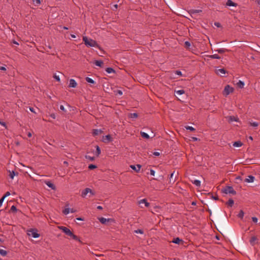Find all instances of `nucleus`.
<instances>
[{
  "mask_svg": "<svg viewBox=\"0 0 260 260\" xmlns=\"http://www.w3.org/2000/svg\"><path fill=\"white\" fill-rule=\"evenodd\" d=\"M27 136L29 138H30L32 136V134L30 132H28L27 133Z\"/></svg>",
  "mask_w": 260,
  "mask_h": 260,
  "instance_id": "nucleus-60",
  "label": "nucleus"
},
{
  "mask_svg": "<svg viewBox=\"0 0 260 260\" xmlns=\"http://www.w3.org/2000/svg\"><path fill=\"white\" fill-rule=\"evenodd\" d=\"M130 167L136 172H139L141 168V166L140 165H137L136 166L131 165Z\"/></svg>",
  "mask_w": 260,
  "mask_h": 260,
  "instance_id": "nucleus-13",
  "label": "nucleus"
},
{
  "mask_svg": "<svg viewBox=\"0 0 260 260\" xmlns=\"http://www.w3.org/2000/svg\"><path fill=\"white\" fill-rule=\"evenodd\" d=\"M191 12V13L192 14H197V13H199L200 12H202V10H191L190 11Z\"/></svg>",
  "mask_w": 260,
  "mask_h": 260,
  "instance_id": "nucleus-35",
  "label": "nucleus"
},
{
  "mask_svg": "<svg viewBox=\"0 0 260 260\" xmlns=\"http://www.w3.org/2000/svg\"><path fill=\"white\" fill-rule=\"evenodd\" d=\"M27 232V235L28 236H31L35 238L40 237V234L38 233V230L36 229H30L28 230Z\"/></svg>",
  "mask_w": 260,
  "mask_h": 260,
  "instance_id": "nucleus-4",
  "label": "nucleus"
},
{
  "mask_svg": "<svg viewBox=\"0 0 260 260\" xmlns=\"http://www.w3.org/2000/svg\"><path fill=\"white\" fill-rule=\"evenodd\" d=\"M94 63L99 67H103L104 63L103 61L102 60H95Z\"/></svg>",
  "mask_w": 260,
  "mask_h": 260,
  "instance_id": "nucleus-21",
  "label": "nucleus"
},
{
  "mask_svg": "<svg viewBox=\"0 0 260 260\" xmlns=\"http://www.w3.org/2000/svg\"><path fill=\"white\" fill-rule=\"evenodd\" d=\"M153 154L155 156H159L160 155V153L158 152H153Z\"/></svg>",
  "mask_w": 260,
  "mask_h": 260,
  "instance_id": "nucleus-58",
  "label": "nucleus"
},
{
  "mask_svg": "<svg viewBox=\"0 0 260 260\" xmlns=\"http://www.w3.org/2000/svg\"><path fill=\"white\" fill-rule=\"evenodd\" d=\"M8 171L9 173V176L11 179H13L14 177L15 176H16V175L18 176L19 174V173L17 172H15L14 171Z\"/></svg>",
  "mask_w": 260,
  "mask_h": 260,
  "instance_id": "nucleus-12",
  "label": "nucleus"
},
{
  "mask_svg": "<svg viewBox=\"0 0 260 260\" xmlns=\"http://www.w3.org/2000/svg\"><path fill=\"white\" fill-rule=\"evenodd\" d=\"M83 41L87 47H98L96 42L92 39H88L87 37H83Z\"/></svg>",
  "mask_w": 260,
  "mask_h": 260,
  "instance_id": "nucleus-2",
  "label": "nucleus"
},
{
  "mask_svg": "<svg viewBox=\"0 0 260 260\" xmlns=\"http://www.w3.org/2000/svg\"><path fill=\"white\" fill-rule=\"evenodd\" d=\"M226 5L228 6L236 7L237 6V4L233 2L232 0H228Z\"/></svg>",
  "mask_w": 260,
  "mask_h": 260,
  "instance_id": "nucleus-18",
  "label": "nucleus"
},
{
  "mask_svg": "<svg viewBox=\"0 0 260 260\" xmlns=\"http://www.w3.org/2000/svg\"><path fill=\"white\" fill-rule=\"evenodd\" d=\"M99 221L102 223V224H106L108 222H109V221L110 220H113L111 218H108V219H106L104 217H100L99 218Z\"/></svg>",
  "mask_w": 260,
  "mask_h": 260,
  "instance_id": "nucleus-11",
  "label": "nucleus"
},
{
  "mask_svg": "<svg viewBox=\"0 0 260 260\" xmlns=\"http://www.w3.org/2000/svg\"><path fill=\"white\" fill-rule=\"evenodd\" d=\"M254 177L252 175H249L248 176L247 178L245 179V182L247 183H251L253 182L254 180Z\"/></svg>",
  "mask_w": 260,
  "mask_h": 260,
  "instance_id": "nucleus-14",
  "label": "nucleus"
},
{
  "mask_svg": "<svg viewBox=\"0 0 260 260\" xmlns=\"http://www.w3.org/2000/svg\"><path fill=\"white\" fill-rule=\"evenodd\" d=\"M4 202V198H2L1 199H0V207L2 206V204H3V203Z\"/></svg>",
  "mask_w": 260,
  "mask_h": 260,
  "instance_id": "nucleus-56",
  "label": "nucleus"
},
{
  "mask_svg": "<svg viewBox=\"0 0 260 260\" xmlns=\"http://www.w3.org/2000/svg\"><path fill=\"white\" fill-rule=\"evenodd\" d=\"M106 71L108 74H110V73H115V70L113 68H107L106 69Z\"/></svg>",
  "mask_w": 260,
  "mask_h": 260,
  "instance_id": "nucleus-30",
  "label": "nucleus"
},
{
  "mask_svg": "<svg viewBox=\"0 0 260 260\" xmlns=\"http://www.w3.org/2000/svg\"><path fill=\"white\" fill-rule=\"evenodd\" d=\"M185 128L186 129L189 130V131H192V132H194L196 131V129L194 127H193L192 126H185Z\"/></svg>",
  "mask_w": 260,
  "mask_h": 260,
  "instance_id": "nucleus-34",
  "label": "nucleus"
},
{
  "mask_svg": "<svg viewBox=\"0 0 260 260\" xmlns=\"http://www.w3.org/2000/svg\"><path fill=\"white\" fill-rule=\"evenodd\" d=\"M103 133V131L101 129H94L92 131V135L96 136Z\"/></svg>",
  "mask_w": 260,
  "mask_h": 260,
  "instance_id": "nucleus-16",
  "label": "nucleus"
},
{
  "mask_svg": "<svg viewBox=\"0 0 260 260\" xmlns=\"http://www.w3.org/2000/svg\"><path fill=\"white\" fill-rule=\"evenodd\" d=\"M140 135L142 138H145L146 139H148L149 138V136L145 132H141Z\"/></svg>",
  "mask_w": 260,
  "mask_h": 260,
  "instance_id": "nucleus-23",
  "label": "nucleus"
},
{
  "mask_svg": "<svg viewBox=\"0 0 260 260\" xmlns=\"http://www.w3.org/2000/svg\"><path fill=\"white\" fill-rule=\"evenodd\" d=\"M233 91L234 88L231 87L229 85H227L225 86L223 93L224 95L227 96L230 93H232Z\"/></svg>",
  "mask_w": 260,
  "mask_h": 260,
  "instance_id": "nucleus-5",
  "label": "nucleus"
},
{
  "mask_svg": "<svg viewBox=\"0 0 260 260\" xmlns=\"http://www.w3.org/2000/svg\"><path fill=\"white\" fill-rule=\"evenodd\" d=\"M174 175H175V172L172 173L170 175V181H169V183L170 184H173L176 181V178L177 175H175V177H174Z\"/></svg>",
  "mask_w": 260,
  "mask_h": 260,
  "instance_id": "nucleus-10",
  "label": "nucleus"
},
{
  "mask_svg": "<svg viewBox=\"0 0 260 260\" xmlns=\"http://www.w3.org/2000/svg\"><path fill=\"white\" fill-rule=\"evenodd\" d=\"M60 109L63 111H65V108L64 107V106L63 105H60Z\"/></svg>",
  "mask_w": 260,
  "mask_h": 260,
  "instance_id": "nucleus-55",
  "label": "nucleus"
},
{
  "mask_svg": "<svg viewBox=\"0 0 260 260\" xmlns=\"http://www.w3.org/2000/svg\"><path fill=\"white\" fill-rule=\"evenodd\" d=\"M0 70L6 71L7 70L5 67H1L0 66Z\"/></svg>",
  "mask_w": 260,
  "mask_h": 260,
  "instance_id": "nucleus-53",
  "label": "nucleus"
},
{
  "mask_svg": "<svg viewBox=\"0 0 260 260\" xmlns=\"http://www.w3.org/2000/svg\"><path fill=\"white\" fill-rule=\"evenodd\" d=\"M185 91L184 90H179L176 91V93L179 95L184 93Z\"/></svg>",
  "mask_w": 260,
  "mask_h": 260,
  "instance_id": "nucleus-46",
  "label": "nucleus"
},
{
  "mask_svg": "<svg viewBox=\"0 0 260 260\" xmlns=\"http://www.w3.org/2000/svg\"><path fill=\"white\" fill-rule=\"evenodd\" d=\"M175 74L179 76H182V72L180 71L176 70L175 71Z\"/></svg>",
  "mask_w": 260,
  "mask_h": 260,
  "instance_id": "nucleus-47",
  "label": "nucleus"
},
{
  "mask_svg": "<svg viewBox=\"0 0 260 260\" xmlns=\"http://www.w3.org/2000/svg\"><path fill=\"white\" fill-rule=\"evenodd\" d=\"M10 192L7 191V192L5 193V195L2 197V198H4V199H5V198L6 197H8V196H10Z\"/></svg>",
  "mask_w": 260,
  "mask_h": 260,
  "instance_id": "nucleus-49",
  "label": "nucleus"
},
{
  "mask_svg": "<svg viewBox=\"0 0 260 260\" xmlns=\"http://www.w3.org/2000/svg\"><path fill=\"white\" fill-rule=\"evenodd\" d=\"M90 193L91 196H93L94 194V192L89 188H86L82 191L81 196L83 198H85L86 196Z\"/></svg>",
  "mask_w": 260,
  "mask_h": 260,
  "instance_id": "nucleus-6",
  "label": "nucleus"
},
{
  "mask_svg": "<svg viewBox=\"0 0 260 260\" xmlns=\"http://www.w3.org/2000/svg\"><path fill=\"white\" fill-rule=\"evenodd\" d=\"M227 73V71L224 69H219L216 70V73L221 76H223V75H225Z\"/></svg>",
  "mask_w": 260,
  "mask_h": 260,
  "instance_id": "nucleus-8",
  "label": "nucleus"
},
{
  "mask_svg": "<svg viewBox=\"0 0 260 260\" xmlns=\"http://www.w3.org/2000/svg\"><path fill=\"white\" fill-rule=\"evenodd\" d=\"M150 174L152 176H154L155 175V171L152 170V169H151L150 171Z\"/></svg>",
  "mask_w": 260,
  "mask_h": 260,
  "instance_id": "nucleus-50",
  "label": "nucleus"
},
{
  "mask_svg": "<svg viewBox=\"0 0 260 260\" xmlns=\"http://www.w3.org/2000/svg\"><path fill=\"white\" fill-rule=\"evenodd\" d=\"M242 143L239 141H236V142H235L233 144V146L234 147H241L242 145Z\"/></svg>",
  "mask_w": 260,
  "mask_h": 260,
  "instance_id": "nucleus-25",
  "label": "nucleus"
},
{
  "mask_svg": "<svg viewBox=\"0 0 260 260\" xmlns=\"http://www.w3.org/2000/svg\"><path fill=\"white\" fill-rule=\"evenodd\" d=\"M70 212V208H66L64 210H63V213L65 214V215H67Z\"/></svg>",
  "mask_w": 260,
  "mask_h": 260,
  "instance_id": "nucleus-41",
  "label": "nucleus"
},
{
  "mask_svg": "<svg viewBox=\"0 0 260 260\" xmlns=\"http://www.w3.org/2000/svg\"><path fill=\"white\" fill-rule=\"evenodd\" d=\"M185 47L186 48H189L190 46V43L188 41H186L184 43Z\"/></svg>",
  "mask_w": 260,
  "mask_h": 260,
  "instance_id": "nucleus-45",
  "label": "nucleus"
},
{
  "mask_svg": "<svg viewBox=\"0 0 260 260\" xmlns=\"http://www.w3.org/2000/svg\"><path fill=\"white\" fill-rule=\"evenodd\" d=\"M96 152H95V155L98 156L101 154V149L100 147L98 145L96 146Z\"/></svg>",
  "mask_w": 260,
  "mask_h": 260,
  "instance_id": "nucleus-28",
  "label": "nucleus"
},
{
  "mask_svg": "<svg viewBox=\"0 0 260 260\" xmlns=\"http://www.w3.org/2000/svg\"><path fill=\"white\" fill-rule=\"evenodd\" d=\"M130 115V117L132 118H136L138 116V114L136 113H131Z\"/></svg>",
  "mask_w": 260,
  "mask_h": 260,
  "instance_id": "nucleus-36",
  "label": "nucleus"
},
{
  "mask_svg": "<svg viewBox=\"0 0 260 260\" xmlns=\"http://www.w3.org/2000/svg\"><path fill=\"white\" fill-rule=\"evenodd\" d=\"M58 228L59 230H61L67 235L72 238L74 240L79 241V242H81L80 239L76 235H74L71 232V231L68 228H67L66 226H58Z\"/></svg>",
  "mask_w": 260,
  "mask_h": 260,
  "instance_id": "nucleus-1",
  "label": "nucleus"
},
{
  "mask_svg": "<svg viewBox=\"0 0 260 260\" xmlns=\"http://www.w3.org/2000/svg\"><path fill=\"white\" fill-rule=\"evenodd\" d=\"M54 78L58 81H60V78L59 77V76L55 75H54Z\"/></svg>",
  "mask_w": 260,
  "mask_h": 260,
  "instance_id": "nucleus-51",
  "label": "nucleus"
},
{
  "mask_svg": "<svg viewBox=\"0 0 260 260\" xmlns=\"http://www.w3.org/2000/svg\"><path fill=\"white\" fill-rule=\"evenodd\" d=\"M97 209H99V210H102L103 209V207L102 206H98L97 207Z\"/></svg>",
  "mask_w": 260,
  "mask_h": 260,
  "instance_id": "nucleus-62",
  "label": "nucleus"
},
{
  "mask_svg": "<svg viewBox=\"0 0 260 260\" xmlns=\"http://www.w3.org/2000/svg\"><path fill=\"white\" fill-rule=\"evenodd\" d=\"M10 211H11V212H16L17 211V208H16V207L14 205H13V206L11 207Z\"/></svg>",
  "mask_w": 260,
  "mask_h": 260,
  "instance_id": "nucleus-40",
  "label": "nucleus"
},
{
  "mask_svg": "<svg viewBox=\"0 0 260 260\" xmlns=\"http://www.w3.org/2000/svg\"><path fill=\"white\" fill-rule=\"evenodd\" d=\"M257 240V238L256 237L253 236L252 237L250 240V243L251 245H253L254 244L255 241Z\"/></svg>",
  "mask_w": 260,
  "mask_h": 260,
  "instance_id": "nucleus-32",
  "label": "nucleus"
},
{
  "mask_svg": "<svg viewBox=\"0 0 260 260\" xmlns=\"http://www.w3.org/2000/svg\"><path fill=\"white\" fill-rule=\"evenodd\" d=\"M222 192L225 194H232L233 195H235L236 194V191L234 189L232 186H226L224 188L222 189Z\"/></svg>",
  "mask_w": 260,
  "mask_h": 260,
  "instance_id": "nucleus-3",
  "label": "nucleus"
},
{
  "mask_svg": "<svg viewBox=\"0 0 260 260\" xmlns=\"http://www.w3.org/2000/svg\"><path fill=\"white\" fill-rule=\"evenodd\" d=\"M250 125L253 127H257L258 123L256 122H250Z\"/></svg>",
  "mask_w": 260,
  "mask_h": 260,
  "instance_id": "nucleus-39",
  "label": "nucleus"
},
{
  "mask_svg": "<svg viewBox=\"0 0 260 260\" xmlns=\"http://www.w3.org/2000/svg\"><path fill=\"white\" fill-rule=\"evenodd\" d=\"M211 198H212V199H214L215 200H218V197L217 196H213V195H212Z\"/></svg>",
  "mask_w": 260,
  "mask_h": 260,
  "instance_id": "nucleus-52",
  "label": "nucleus"
},
{
  "mask_svg": "<svg viewBox=\"0 0 260 260\" xmlns=\"http://www.w3.org/2000/svg\"><path fill=\"white\" fill-rule=\"evenodd\" d=\"M0 254L2 256H5L7 254V251L5 250L0 249Z\"/></svg>",
  "mask_w": 260,
  "mask_h": 260,
  "instance_id": "nucleus-33",
  "label": "nucleus"
},
{
  "mask_svg": "<svg viewBox=\"0 0 260 260\" xmlns=\"http://www.w3.org/2000/svg\"><path fill=\"white\" fill-rule=\"evenodd\" d=\"M13 43L14 44H16V45H19L18 43V42H17L16 41H14H14H13Z\"/></svg>",
  "mask_w": 260,
  "mask_h": 260,
  "instance_id": "nucleus-63",
  "label": "nucleus"
},
{
  "mask_svg": "<svg viewBox=\"0 0 260 260\" xmlns=\"http://www.w3.org/2000/svg\"><path fill=\"white\" fill-rule=\"evenodd\" d=\"M45 184L50 188H51V189H53V190H55L56 189V187L54 185V184H53L52 183H51V182L50 181H46L45 182Z\"/></svg>",
  "mask_w": 260,
  "mask_h": 260,
  "instance_id": "nucleus-17",
  "label": "nucleus"
},
{
  "mask_svg": "<svg viewBox=\"0 0 260 260\" xmlns=\"http://www.w3.org/2000/svg\"><path fill=\"white\" fill-rule=\"evenodd\" d=\"M227 118L230 122H232L233 121H238L239 120V118L237 117H235L234 116H230Z\"/></svg>",
  "mask_w": 260,
  "mask_h": 260,
  "instance_id": "nucleus-15",
  "label": "nucleus"
},
{
  "mask_svg": "<svg viewBox=\"0 0 260 260\" xmlns=\"http://www.w3.org/2000/svg\"><path fill=\"white\" fill-rule=\"evenodd\" d=\"M0 124H1L2 125H3V126H5V127L6 128V123L5 122H2V121H0Z\"/></svg>",
  "mask_w": 260,
  "mask_h": 260,
  "instance_id": "nucleus-57",
  "label": "nucleus"
},
{
  "mask_svg": "<svg viewBox=\"0 0 260 260\" xmlns=\"http://www.w3.org/2000/svg\"><path fill=\"white\" fill-rule=\"evenodd\" d=\"M252 221H253L254 222L256 223V222H257L258 219H257V217H252Z\"/></svg>",
  "mask_w": 260,
  "mask_h": 260,
  "instance_id": "nucleus-48",
  "label": "nucleus"
},
{
  "mask_svg": "<svg viewBox=\"0 0 260 260\" xmlns=\"http://www.w3.org/2000/svg\"><path fill=\"white\" fill-rule=\"evenodd\" d=\"M208 57L212 58V59H220V57L218 54H213V55H210L208 56Z\"/></svg>",
  "mask_w": 260,
  "mask_h": 260,
  "instance_id": "nucleus-26",
  "label": "nucleus"
},
{
  "mask_svg": "<svg viewBox=\"0 0 260 260\" xmlns=\"http://www.w3.org/2000/svg\"><path fill=\"white\" fill-rule=\"evenodd\" d=\"M85 80L89 83L95 84V81L93 79H92L91 78L88 77L85 78Z\"/></svg>",
  "mask_w": 260,
  "mask_h": 260,
  "instance_id": "nucleus-27",
  "label": "nucleus"
},
{
  "mask_svg": "<svg viewBox=\"0 0 260 260\" xmlns=\"http://www.w3.org/2000/svg\"><path fill=\"white\" fill-rule=\"evenodd\" d=\"M244 85H245L244 82L243 81H241V80H239L237 83V86L238 87H239L240 88H243L244 87Z\"/></svg>",
  "mask_w": 260,
  "mask_h": 260,
  "instance_id": "nucleus-22",
  "label": "nucleus"
},
{
  "mask_svg": "<svg viewBox=\"0 0 260 260\" xmlns=\"http://www.w3.org/2000/svg\"><path fill=\"white\" fill-rule=\"evenodd\" d=\"M96 168H97V166L94 165H93V164H90L88 166V169L90 170H93Z\"/></svg>",
  "mask_w": 260,
  "mask_h": 260,
  "instance_id": "nucleus-37",
  "label": "nucleus"
},
{
  "mask_svg": "<svg viewBox=\"0 0 260 260\" xmlns=\"http://www.w3.org/2000/svg\"><path fill=\"white\" fill-rule=\"evenodd\" d=\"M216 52H217L218 53H223L225 52H228L229 51V50L227 49H225V48H221V49H217L215 50Z\"/></svg>",
  "mask_w": 260,
  "mask_h": 260,
  "instance_id": "nucleus-20",
  "label": "nucleus"
},
{
  "mask_svg": "<svg viewBox=\"0 0 260 260\" xmlns=\"http://www.w3.org/2000/svg\"><path fill=\"white\" fill-rule=\"evenodd\" d=\"M50 117H52L53 119H55L56 116L54 113H52L50 114Z\"/></svg>",
  "mask_w": 260,
  "mask_h": 260,
  "instance_id": "nucleus-54",
  "label": "nucleus"
},
{
  "mask_svg": "<svg viewBox=\"0 0 260 260\" xmlns=\"http://www.w3.org/2000/svg\"><path fill=\"white\" fill-rule=\"evenodd\" d=\"M36 2L38 4H40L41 3V1L40 0H36Z\"/></svg>",
  "mask_w": 260,
  "mask_h": 260,
  "instance_id": "nucleus-64",
  "label": "nucleus"
},
{
  "mask_svg": "<svg viewBox=\"0 0 260 260\" xmlns=\"http://www.w3.org/2000/svg\"><path fill=\"white\" fill-rule=\"evenodd\" d=\"M29 110H30V111L31 112H33V113H36V112H35V110H34V108H32V107H29Z\"/></svg>",
  "mask_w": 260,
  "mask_h": 260,
  "instance_id": "nucleus-59",
  "label": "nucleus"
},
{
  "mask_svg": "<svg viewBox=\"0 0 260 260\" xmlns=\"http://www.w3.org/2000/svg\"><path fill=\"white\" fill-rule=\"evenodd\" d=\"M85 158L86 159L90 160V161H93L94 160V157H93V156H90L89 155H86Z\"/></svg>",
  "mask_w": 260,
  "mask_h": 260,
  "instance_id": "nucleus-43",
  "label": "nucleus"
},
{
  "mask_svg": "<svg viewBox=\"0 0 260 260\" xmlns=\"http://www.w3.org/2000/svg\"><path fill=\"white\" fill-rule=\"evenodd\" d=\"M244 212L242 210H240L238 216L239 218H242L244 216Z\"/></svg>",
  "mask_w": 260,
  "mask_h": 260,
  "instance_id": "nucleus-38",
  "label": "nucleus"
},
{
  "mask_svg": "<svg viewBox=\"0 0 260 260\" xmlns=\"http://www.w3.org/2000/svg\"><path fill=\"white\" fill-rule=\"evenodd\" d=\"M135 233H137V234L140 233V234H143L144 233V232L142 230L138 229V230L135 231Z\"/></svg>",
  "mask_w": 260,
  "mask_h": 260,
  "instance_id": "nucleus-44",
  "label": "nucleus"
},
{
  "mask_svg": "<svg viewBox=\"0 0 260 260\" xmlns=\"http://www.w3.org/2000/svg\"><path fill=\"white\" fill-rule=\"evenodd\" d=\"M112 141V138L110 135L103 137V141L105 143H108Z\"/></svg>",
  "mask_w": 260,
  "mask_h": 260,
  "instance_id": "nucleus-7",
  "label": "nucleus"
},
{
  "mask_svg": "<svg viewBox=\"0 0 260 260\" xmlns=\"http://www.w3.org/2000/svg\"><path fill=\"white\" fill-rule=\"evenodd\" d=\"M215 25L216 26H217V27H219V26H220V23H218V22H215Z\"/></svg>",
  "mask_w": 260,
  "mask_h": 260,
  "instance_id": "nucleus-61",
  "label": "nucleus"
},
{
  "mask_svg": "<svg viewBox=\"0 0 260 260\" xmlns=\"http://www.w3.org/2000/svg\"><path fill=\"white\" fill-rule=\"evenodd\" d=\"M226 204H228V206H229L230 207H232L234 204V201L233 199H230L229 200V201Z\"/></svg>",
  "mask_w": 260,
  "mask_h": 260,
  "instance_id": "nucleus-31",
  "label": "nucleus"
},
{
  "mask_svg": "<svg viewBox=\"0 0 260 260\" xmlns=\"http://www.w3.org/2000/svg\"><path fill=\"white\" fill-rule=\"evenodd\" d=\"M182 242L183 243V240L181 239H180L178 237L174 238L173 240L172 241V243L179 244L180 242Z\"/></svg>",
  "mask_w": 260,
  "mask_h": 260,
  "instance_id": "nucleus-19",
  "label": "nucleus"
},
{
  "mask_svg": "<svg viewBox=\"0 0 260 260\" xmlns=\"http://www.w3.org/2000/svg\"><path fill=\"white\" fill-rule=\"evenodd\" d=\"M142 203L145 204V206L146 207H148L149 206V203L147 202V200L146 199H142L139 201V204H141Z\"/></svg>",
  "mask_w": 260,
  "mask_h": 260,
  "instance_id": "nucleus-24",
  "label": "nucleus"
},
{
  "mask_svg": "<svg viewBox=\"0 0 260 260\" xmlns=\"http://www.w3.org/2000/svg\"><path fill=\"white\" fill-rule=\"evenodd\" d=\"M77 85V83L74 79H71L69 81V87L75 88Z\"/></svg>",
  "mask_w": 260,
  "mask_h": 260,
  "instance_id": "nucleus-9",
  "label": "nucleus"
},
{
  "mask_svg": "<svg viewBox=\"0 0 260 260\" xmlns=\"http://www.w3.org/2000/svg\"><path fill=\"white\" fill-rule=\"evenodd\" d=\"M192 183L194 184L197 186H200L201 185V181L198 180H195L192 181Z\"/></svg>",
  "mask_w": 260,
  "mask_h": 260,
  "instance_id": "nucleus-29",
  "label": "nucleus"
},
{
  "mask_svg": "<svg viewBox=\"0 0 260 260\" xmlns=\"http://www.w3.org/2000/svg\"><path fill=\"white\" fill-rule=\"evenodd\" d=\"M114 92L116 95L119 94V95H122V93H123L122 91L120 90H115V91H114Z\"/></svg>",
  "mask_w": 260,
  "mask_h": 260,
  "instance_id": "nucleus-42",
  "label": "nucleus"
}]
</instances>
